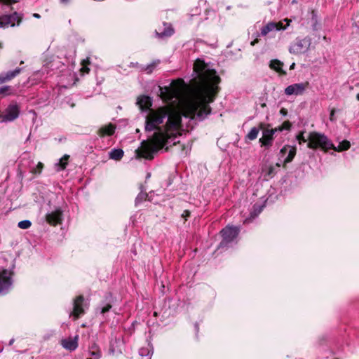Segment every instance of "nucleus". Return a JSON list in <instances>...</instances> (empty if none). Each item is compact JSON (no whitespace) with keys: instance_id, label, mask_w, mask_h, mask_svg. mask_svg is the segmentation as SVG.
I'll list each match as a JSON object with an SVG mask.
<instances>
[{"instance_id":"f257e3e1","label":"nucleus","mask_w":359,"mask_h":359,"mask_svg":"<svg viewBox=\"0 0 359 359\" xmlns=\"http://www.w3.org/2000/svg\"><path fill=\"white\" fill-rule=\"evenodd\" d=\"M200 83L188 93L184 94L185 84L182 79L172 81L170 86L159 87L161 97L167 102L177 103L173 107H161L147 111L145 130L154 131L153 135L144 140L135 152L138 158L152 159L154 154L167 144H175L179 135L182 115L194 118L196 116L203 119L210 112L209 103L213 102L217 93L219 77L203 60L197 59L194 65Z\"/></svg>"},{"instance_id":"f03ea898","label":"nucleus","mask_w":359,"mask_h":359,"mask_svg":"<svg viewBox=\"0 0 359 359\" xmlns=\"http://www.w3.org/2000/svg\"><path fill=\"white\" fill-rule=\"evenodd\" d=\"M307 147L312 149H320L327 151L334 148V144L325 135L313 131L309 133Z\"/></svg>"},{"instance_id":"7ed1b4c3","label":"nucleus","mask_w":359,"mask_h":359,"mask_svg":"<svg viewBox=\"0 0 359 359\" xmlns=\"http://www.w3.org/2000/svg\"><path fill=\"white\" fill-rule=\"evenodd\" d=\"M311 45V39L310 37L297 38L290 46L289 52L296 55L304 54L309 50Z\"/></svg>"},{"instance_id":"20e7f679","label":"nucleus","mask_w":359,"mask_h":359,"mask_svg":"<svg viewBox=\"0 0 359 359\" xmlns=\"http://www.w3.org/2000/svg\"><path fill=\"white\" fill-rule=\"evenodd\" d=\"M284 22H286V25H283V22H270L267 23L265 26H264L260 31V35L262 36H267L270 32L273 31H279L285 29L291 22V20L285 18L283 20Z\"/></svg>"},{"instance_id":"39448f33","label":"nucleus","mask_w":359,"mask_h":359,"mask_svg":"<svg viewBox=\"0 0 359 359\" xmlns=\"http://www.w3.org/2000/svg\"><path fill=\"white\" fill-rule=\"evenodd\" d=\"M309 86L308 81L291 84L285 88L284 93L287 96H300L304 94Z\"/></svg>"},{"instance_id":"423d86ee","label":"nucleus","mask_w":359,"mask_h":359,"mask_svg":"<svg viewBox=\"0 0 359 359\" xmlns=\"http://www.w3.org/2000/svg\"><path fill=\"white\" fill-rule=\"evenodd\" d=\"M20 114V107L16 103H11L6 109L4 114H0V123L13 121Z\"/></svg>"},{"instance_id":"0eeeda50","label":"nucleus","mask_w":359,"mask_h":359,"mask_svg":"<svg viewBox=\"0 0 359 359\" xmlns=\"http://www.w3.org/2000/svg\"><path fill=\"white\" fill-rule=\"evenodd\" d=\"M239 229L236 226H227L221 231V234L223 238L222 241L220 243L219 247H223L229 243L233 241L237 237L239 233Z\"/></svg>"},{"instance_id":"6e6552de","label":"nucleus","mask_w":359,"mask_h":359,"mask_svg":"<svg viewBox=\"0 0 359 359\" xmlns=\"http://www.w3.org/2000/svg\"><path fill=\"white\" fill-rule=\"evenodd\" d=\"M22 20L21 16L16 12L11 15H5L0 17V28H6L19 25Z\"/></svg>"},{"instance_id":"1a4fd4ad","label":"nucleus","mask_w":359,"mask_h":359,"mask_svg":"<svg viewBox=\"0 0 359 359\" xmlns=\"http://www.w3.org/2000/svg\"><path fill=\"white\" fill-rule=\"evenodd\" d=\"M283 128L278 127L273 129H265L263 130L262 137L259 139V142L262 146L269 147L272 144L273 140L274 138V134L277 131H282Z\"/></svg>"},{"instance_id":"9d476101","label":"nucleus","mask_w":359,"mask_h":359,"mask_svg":"<svg viewBox=\"0 0 359 359\" xmlns=\"http://www.w3.org/2000/svg\"><path fill=\"white\" fill-rule=\"evenodd\" d=\"M12 284L11 273L8 270L0 271V294L8 290Z\"/></svg>"},{"instance_id":"9b49d317","label":"nucleus","mask_w":359,"mask_h":359,"mask_svg":"<svg viewBox=\"0 0 359 359\" xmlns=\"http://www.w3.org/2000/svg\"><path fill=\"white\" fill-rule=\"evenodd\" d=\"M297 149L294 146L285 145L280 151V157L283 158L287 153V156L284 158V164L290 163L296 155Z\"/></svg>"},{"instance_id":"f8f14e48","label":"nucleus","mask_w":359,"mask_h":359,"mask_svg":"<svg viewBox=\"0 0 359 359\" xmlns=\"http://www.w3.org/2000/svg\"><path fill=\"white\" fill-rule=\"evenodd\" d=\"M46 222L53 226L60 224L62 220V212L60 209H57L46 216Z\"/></svg>"},{"instance_id":"ddd939ff","label":"nucleus","mask_w":359,"mask_h":359,"mask_svg":"<svg viewBox=\"0 0 359 359\" xmlns=\"http://www.w3.org/2000/svg\"><path fill=\"white\" fill-rule=\"evenodd\" d=\"M83 297L80 295L74 301V308L71 315L74 317L75 320L84 313V309L83 307Z\"/></svg>"},{"instance_id":"4468645a","label":"nucleus","mask_w":359,"mask_h":359,"mask_svg":"<svg viewBox=\"0 0 359 359\" xmlns=\"http://www.w3.org/2000/svg\"><path fill=\"white\" fill-rule=\"evenodd\" d=\"M79 336L76 335L74 337H69L67 339H62L61 344L62 346L69 351L75 350L78 346Z\"/></svg>"},{"instance_id":"2eb2a0df","label":"nucleus","mask_w":359,"mask_h":359,"mask_svg":"<svg viewBox=\"0 0 359 359\" xmlns=\"http://www.w3.org/2000/svg\"><path fill=\"white\" fill-rule=\"evenodd\" d=\"M116 126L114 124L109 123L108 125L102 126L98 130L100 137H104L106 135H112L115 131Z\"/></svg>"},{"instance_id":"dca6fc26","label":"nucleus","mask_w":359,"mask_h":359,"mask_svg":"<svg viewBox=\"0 0 359 359\" xmlns=\"http://www.w3.org/2000/svg\"><path fill=\"white\" fill-rule=\"evenodd\" d=\"M137 104L142 110L148 109L149 111L151 109L150 107L151 106V100L149 97L142 95L138 97Z\"/></svg>"},{"instance_id":"f3484780","label":"nucleus","mask_w":359,"mask_h":359,"mask_svg":"<svg viewBox=\"0 0 359 359\" xmlns=\"http://www.w3.org/2000/svg\"><path fill=\"white\" fill-rule=\"evenodd\" d=\"M21 72L20 68H16L13 71H10L6 73L5 74L0 75V84L4 82L11 81L12 79L18 75Z\"/></svg>"},{"instance_id":"a211bd4d","label":"nucleus","mask_w":359,"mask_h":359,"mask_svg":"<svg viewBox=\"0 0 359 359\" xmlns=\"http://www.w3.org/2000/svg\"><path fill=\"white\" fill-rule=\"evenodd\" d=\"M69 156L67 154L64 155L57 163H55V167L57 171L65 170L68 164Z\"/></svg>"},{"instance_id":"6ab92c4d","label":"nucleus","mask_w":359,"mask_h":359,"mask_svg":"<svg viewBox=\"0 0 359 359\" xmlns=\"http://www.w3.org/2000/svg\"><path fill=\"white\" fill-rule=\"evenodd\" d=\"M165 26L166 27L164 28L163 31L156 32V34L161 38L170 36L174 32L173 29L170 25H165Z\"/></svg>"},{"instance_id":"aec40b11","label":"nucleus","mask_w":359,"mask_h":359,"mask_svg":"<svg viewBox=\"0 0 359 359\" xmlns=\"http://www.w3.org/2000/svg\"><path fill=\"white\" fill-rule=\"evenodd\" d=\"M123 156V151L122 149H112L109 153V158L114 160H120Z\"/></svg>"},{"instance_id":"412c9836","label":"nucleus","mask_w":359,"mask_h":359,"mask_svg":"<svg viewBox=\"0 0 359 359\" xmlns=\"http://www.w3.org/2000/svg\"><path fill=\"white\" fill-rule=\"evenodd\" d=\"M283 65V62H281L280 61H279L278 60H273L270 62V67L272 69H274L278 72H283V69H282Z\"/></svg>"},{"instance_id":"4be33fe9","label":"nucleus","mask_w":359,"mask_h":359,"mask_svg":"<svg viewBox=\"0 0 359 359\" xmlns=\"http://www.w3.org/2000/svg\"><path fill=\"white\" fill-rule=\"evenodd\" d=\"M351 144L350 142L347 140H344L341 142L339 143L337 147H335L334 146V148H332V149L337 151H342L347 150L349 149Z\"/></svg>"},{"instance_id":"5701e85b","label":"nucleus","mask_w":359,"mask_h":359,"mask_svg":"<svg viewBox=\"0 0 359 359\" xmlns=\"http://www.w3.org/2000/svg\"><path fill=\"white\" fill-rule=\"evenodd\" d=\"M90 354L94 359H100L101 356V352L95 345H93L91 347Z\"/></svg>"},{"instance_id":"b1692460","label":"nucleus","mask_w":359,"mask_h":359,"mask_svg":"<svg viewBox=\"0 0 359 359\" xmlns=\"http://www.w3.org/2000/svg\"><path fill=\"white\" fill-rule=\"evenodd\" d=\"M296 139L298 141V143L299 144H302L303 143H305L306 142H309V135L307 137H305L304 136V131H301L299 132L297 136H296Z\"/></svg>"},{"instance_id":"393cba45","label":"nucleus","mask_w":359,"mask_h":359,"mask_svg":"<svg viewBox=\"0 0 359 359\" xmlns=\"http://www.w3.org/2000/svg\"><path fill=\"white\" fill-rule=\"evenodd\" d=\"M258 134H259V129L254 127V128H251V130L247 135V137L250 140H254L257 137Z\"/></svg>"},{"instance_id":"a878e982","label":"nucleus","mask_w":359,"mask_h":359,"mask_svg":"<svg viewBox=\"0 0 359 359\" xmlns=\"http://www.w3.org/2000/svg\"><path fill=\"white\" fill-rule=\"evenodd\" d=\"M90 64L89 58H86L83 60L81 62L82 67L81 68V72L85 74H88L90 71V69L87 67L88 65Z\"/></svg>"},{"instance_id":"bb28decb","label":"nucleus","mask_w":359,"mask_h":359,"mask_svg":"<svg viewBox=\"0 0 359 359\" xmlns=\"http://www.w3.org/2000/svg\"><path fill=\"white\" fill-rule=\"evenodd\" d=\"M32 225V223L29 220H22L18 222V226L22 229H27Z\"/></svg>"},{"instance_id":"cd10ccee","label":"nucleus","mask_w":359,"mask_h":359,"mask_svg":"<svg viewBox=\"0 0 359 359\" xmlns=\"http://www.w3.org/2000/svg\"><path fill=\"white\" fill-rule=\"evenodd\" d=\"M11 94L10 86H3L0 88V95H6Z\"/></svg>"},{"instance_id":"c85d7f7f","label":"nucleus","mask_w":359,"mask_h":359,"mask_svg":"<svg viewBox=\"0 0 359 359\" xmlns=\"http://www.w3.org/2000/svg\"><path fill=\"white\" fill-rule=\"evenodd\" d=\"M43 165L42 163H38L36 168H34L32 172L34 173H40L43 169Z\"/></svg>"},{"instance_id":"c756f323","label":"nucleus","mask_w":359,"mask_h":359,"mask_svg":"<svg viewBox=\"0 0 359 359\" xmlns=\"http://www.w3.org/2000/svg\"><path fill=\"white\" fill-rule=\"evenodd\" d=\"M157 63H152L149 65H148L146 68H145V71L147 72V73H151L153 70V69L156 66Z\"/></svg>"},{"instance_id":"7c9ffc66","label":"nucleus","mask_w":359,"mask_h":359,"mask_svg":"<svg viewBox=\"0 0 359 359\" xmlns=\"http://www.w3.org/2000/svg\"><path fill=\"white\" fill-rule=\"evenodd\" d=\"M111 308V306L109 304H106L101 309V313H104L109 311V309Z\"/></svg>"},{"instance_id":"2f4dec72","label":"nucleus","mask_w":359,"mask_h":359,"mask_svg":"<svg viewBox=\"0 0 359 359\" xmlns=\"http://www.w3.org/2000/svg\"><path fill=\"white\" fill-rule=\"evenodd\" d=\"M254 208H255V211H256L257 212L255 214H252V217L253 218L255 217L259 213H260L262 210V207H259V208L257 209L256 205H255Z\"/></svg>"},{"instance_id":"473e14b6","label":"nucleus","mask_w":359,"mask_h":359,"mask_svg":"<svg viewBox=\"0 0 359 359\" xmlns=\"http://www.w3.org/2000/svg\"><path fill=\"white\" fill-rule=\"evenodd\" d=\"M334 114H335V109H332L331 110L330 114V120L331 121H335Z\"/></svg>"},{"instance_id":"72a5a7b5","label":"nucleus","mask_w":359,"mask_h":359,"mask_svg":"<svg viewBox=\"0 0 359 359\" xmlns=\"http://www.w3.org/2000/svg\"><path fill=\"white\" fill-rule=\"evenodd\" d=\"M190 216V212L189 210H184V212L182 215V217L187 220V217Z\"/></svg>"},{"instance_id":"f704fd0d","label":"nucleus","mask_w":359,"mask_h":359,"mask_svg":"<svg viewBox=\"0 0 359 359\" xmlns=\"http://www.w3.org/2000/svg\"><path fill=\"white\" fill-rule=\"evenodd\" d=\"M290 123H287V122H285V123H283V126H280V128H283V129H288V128H290Z\"/></svg>"},{"instance_id":"c9c22d12","label":"nucleus","mask_w":359,"mask_h":359,"mask_svg":"<svg viewBox=\"0 0 359 359\" xmlns=\"http://www.w3.org/2000/svg\"><path fill=\"white\" fill-rule=\"evenodd\" d=\"M273 170H274L273 167V166H270L269 168V172H268V174L269 175L272 174L273 172Z\"/></svg>"},{"instance_id":"e433bc0d","label":"nucleus","mask_w":359,"mask_h":359,"mask_svg":"<svg viewBox=\"0 0 359 359\" xmlns=\"http://www.w3.org/2000/svg\"><path fill=\"white\" fill-rule=\"evenodd\" d=\"M259 41L258 39H255L254 41L251 42V46H255Z\"/></svg>"},{"instance_id":"4c0bfd02","label":"nucleus","mask_w":359,"mask_h":359,"mask_svg":"<svg viewBox=\"0 0 359 359\" xmlns=\"http://www.w3.org/2000/svg\"><path fill=\"white\" fill-rule=\"evenodd\" d=\"M280 113L285 115V114H286V110L285 109H281Z\"/></svg>"},{"instance_id":"58836bf2","label":"nucleus","mask_w":359,"mask_h":359,"mask_svg":"<svg viewBox=\"0 0 359 359\" xmlns=\"http://www.w3.org/2000/svg\"><path fill=\"white\" fill-rule=\"evenodd\" d=\"M33 16H34V18H40V15H39V14H38V13H34V14L33 15Z\"/></svg>"},{"instance_id":"ea45409f","label":"nucleus","mask_w":359,"mask_h":359,"mask_svg":"<svg viewBox=\"0 0 359 359\" xmlns=\"http://www.w3.org/2000/svg\"><path fill=\"white\" fill-rule=\"evenodd\" d=\"M13 341H14V339H12L9 341V345H12V344H13Z\"/></svg>"},{"instance_id":"a19ab883","label":"nucleus","mask_w":359,"mask_h":359,"mask_svg":"<svg viewBox=\"0 0 359 359\" xmlns=\"http://www.w3.org/2000/svg\"><path fill=\"white\" fill-rule=\"evenodd\" d=\"M60 1H61L62 2H63V3H66V2H67V1H68V0H60Z\"/></svg>"},{"instance_id":"79ce46f5","label":"nucleus","mask_w":359,"mask_h":359,"mask_svg":"<svg viewBox=\"0 0 359 359\" xmlns=\"http://www.w3.org/2000/svg\"><path fill=\"white\" fill-rule=\"evenodd\" d=\"M294 63H293V64L290 66V69L294 68Z\"/></svg>"},{"instance_id":"37998d69","label":"nucleus","mask_w":359,"mask_h":359,"mask_svg":"<svg viewBox=\"0 0 359 359\" xmlns=\"http://www.w3.org/2000/svg\"><path fill=\"white\" fill-rule=\"evenodd\" d=\"M356 97L359 100V93L357 95Z\"/></svg>"},{"instance_id":"c03bdc74","label":"nucleus","mask_w":359,"mask_h":359,"mask_svg":"<svg viewBox=\"0 0 359 359\" xmlns=\"http://www.w3.org/2000/svg\"><path fill=\"white\" fill-rule=\"evenodd\" d=\"M294 3H296V1H295V0H293V1H292V4H294Z\"/></svg>"},{"instance_id":"a18cd8bd","label":"nucleus","mask_w":359,"mask_h":359,"mask_svg":"<svg viewBox=\"0 0 359 359\" xmlns=\"http://www.w3.org/2000/svg\"><path fill=\"white\" fill-rule=\"evenodd\" d=\"M88 359H91V358H88Z\"/></svg>"}]
</instances>
